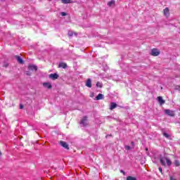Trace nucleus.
I'll return each instance as SVG.
<instances>
[{
	"label": "nucleus",
	"mask_w": 180,
	"mask_h": 180,
	"mask_svg": "<svg viewBox=\"0 0 180 180\" xmlns=\"http://www.w3.org/2000/svg\"><path fill=\"white\" fill-rule=\"evenodd\" d=\"M116 108H117V104H116V103L112 102L110 103V110H113V109H116Z\"/></svg>",
	"instance_id": "obj_11"
},
{
	"label": "nucleus",
	"mask_w": 180,
	"mask_h": 180,
	"mask_svg": "<svg viewBox=\"0 0 180 180\" xmlns=\"http://www.w3.org/2000/svg\"><path fill=\"white\" fill-rule=\"evenodd\" d=\"M49 78L50 79H53V81H56V79H58V74L57 73H52L51 75H49Z\"/></svg>",
	"instance_id": "obj_4"
},
{
	"label": "nucleus",
	"mask_w": 180,
	"mask_h": 180,
	"mask_svg": "<svg viewBox=\"0 0 180 180\" xmlns=\"http://www.w3.org/2000/svg\"><path fill=\"white\" fill-rule=\"evenodd\" d=\"M158 101L160 105H164V103H165V101H164V99H162V96H158Z\"/></svg>",
	"instance_id": "obj_12"
},
{
	"label": "nucleus",
	"mask_w": 180,
	"mask_h": 180,
	"mask_svg": "<svg viewBox=\"0 0 180 180\" xmlns=\"http://www.w3.org/2000/svg\"><path fill=\"white\" fill-rule=\"evenodd\" d=\"M163 136H165V137H166V139H169V135L167 133H164Z\"/></svg>",
	"instance_id": "obj_22"
},
{
	"label": "nucleus",
	"mask_w": 180,
	"mask_h": 180,
	"mask_svg": "<svg viewBox=\"0 0 180 180\" xmlns=\"http://www.w3.org/2000/svg\"><path fill=\"white\" fill-rule=\"evenodd\" d=\"M15 58L20 64H23V59L20 56H15Z\"/></svg>",
	"instance_id": "obj_14"
},
{
	"label": "nucleus",
	"mask_w": 180,
	"mask_h": 180,
	"mask_svg": "<svg viewBox=\"0 0 180 180\" xmlns=\"http://www.w3.org/2000/svg\"><path fill=\"white\" fill-rule=\"evenodd\" d=\"M23 108H24L23 105L20 104V109H23Z\"/></svg>",
	"instance_id": "obj_27"
},
{
	"label": "nucleus",
	"mask_w": 180,
	"mask_h": 180,
	"mask_svg": "<svg viewBox=\"0 0 180 180\" xmlns=\"http://www.w3.org/2000/svg\"><path fill=\"white\" fill-rule=\"evenodd\" d=\"M59 67L61 68H67V64L65 63H59Z\"/></svg>",
	"instance_id": "obj_15"
},
{
	"label": "nucleus",
	"mask_w": 180,
	"mask_h": 180,
	"mask_svg": "<svg viewBox=\"0 0 180 180\" xmlns=\"http://www.w3.org/2000/svg\"><path fill=\"white\" fill-rule=\"evenodd\" d=\"M174 165H176V167H179L180 166L179 160H175Z\"/></svg>",
	"instance_id": "obj_20"
},
{
	"label": "nucleus",
	"mask_w": 180,
	"mask_h": 180,
	"mask_svg": "<svg viewBox=\"0 0 180 180\" xmlns=\"http://www.w3.org/2000/svg\"><path fill=\"white\" fill-rule=\"evenodd\" d=\"M176 89H179V91H180V86H176Z\"/></svg>",
	"instance_id": "obj_28"
},
{
	"label": "nucleus",
	"mask_w": 180,
	"mask_h": 180,
	"mask_svg": "<svg viewBox=\"0 0 180 180\" xmlns=\"http://www.w3.org/2000/svg\"><path fill=\"white\" fill-rule=\"evenodd\" d=\"M169 180H177L174 176H171Z\"/></svg>",
	"instance_id": "obj_24"
},
{
	"label": "nucleus",
	"mask_w": 180,
	"mask_h": 180,
	"mask_svg": "<svg viewBox=\"0 0 180 180\" xmlns=\"http://www.w3.org/2000/svg\"><path fill=\"white\" fill-rule=\"evenodd\" d=\"M61 16H67V13L65 12H61L60 13Z\"/></svg>",
	"instance_id": "obj_23"
},
{
	"label": "nucleus",
	"mask_w": 180,
	"mask_h": 180,
	"mask_svg": "<svg viewBox=\"0 0 180 180\" xmlns=\"http://www.w3.org/2000/svg\"><path fill=\"white\" fill-rule=\"evenodd\" d=\"M126 180H137L136 177H133L131 176H127Z\"/></svg>",
	"instance_id": "obj_18"
},
{
	"label": "nucleus",
	"mask_w": 180,
	"mask_h": 180,
	"mask_svg": "<svg viewBox=\"0 0 180 180\" xmlns=\"http://www.w3.org/2000/svg\"><path fill=\"white\" fill-rule=\"evenodd\" d=\"M27 75H30V74L29 72L27 73Z\"/></svg>",
	"instance_id": "obj_30"
},
{
	"label": "nucleus",
	"mask_w": 180,
	"mask_h": 180,
	"mask_svg": "<svg viewBox=\"0 0 180 180\" xmlns=\"http://www.w3.org/2000/svg\"><path fill=\"white\" fill-rule=\"evenodd\" d=\"M165 113H166V115H167L168 116H175V113H174V111L171 110H165Z\"/></svg>",
	"instance_id": "obj_6"
},
{
	"label": "nucleus",
	"mask_w": 180,
	"mask_h": 180,
	"mask_svg": "<svg viewBox=\"0 0 180 180\" xmlns=\"http://www.w3.org/2000/svg\"><path fill=\"white\" fill-rule=\"evenodd\" d=\"M86 86H88V88H92V81L91 79H88L86 82Z\"/></svg>",
	"instance_id": "obj_9"
},
{
	"label": "nucleus",
	"mask_w": 180,
	"mask_h": 180,
	"mask_svg": "<svg viewBox=\"0 0 180 180\" xmlns=\"http://www.w3.org/2000/svg\"><path fill=\"white\" fill-rule=\"evenodd\" d=\"M96 86H97V87H99V88H102V84H101V82H98L96 83Z\"/></svg>",
	"instance_id": "obj_21"
},
{
	"label": "nucleus",
	"mask_w": 180,
	"mask_h": 180,
	"mask_svg": "<svg viewBox=\"0 0 180 180\" xmlns=\"http://www.w3.org/2000/svg\"><path fill=\"white\" fill-rule=\"evenodd\" d=\"M150 54L153 56V57H157V56H160V51L157 49H153L151 50Z\"/></svg>",
	"instance_id": "obj_2"
},
{
	"label": "nucleus",
	"mask_w": 180,
	"mask_h": 180,
	"mask_svg": "<svg viewBox=\"0 0 180 180\" xmlns=\"http://www.w3.org/2000/svg\"><path fill=\"white\" fill-rule=\"evenodd\" d=\"M80 124H82V126H88V117L86 116L83 117L80 122Z\"/></svg>",
	"instance_id": "obj_3"
},
{
	"label": "nucleus",
	"mask_w": 180,
	"mask_h": 180,
	"mask_svg": "<svg viewBox=\"0 0 180 180\" xmlns=\"http://www.w3.org/2000/svg\"><path fill=\"white\" fill-rule=\"evenodd\" d=\"M159 171H160V172H161V174H162V167H159Z\"/></svg>",
	"instance_id": "obj_26"
},
{
	"label": "nucleus",
	"mask_w": 180,
	"mask_h": 180,
	"mask_svg": "<svg viewBox=\"0 0 180 180\" xmlns=\"http://www.w3.org/2000/svg\"><path fill=\"white\" fill-rule=\"evenodd\" d=\"M105 96L102 94H99L96 97V101H101V99H103Z\"/></svg>",
	"instance_id": "obj_13"
},
{
	"label": "nucleus",
	"mask_w": 180,
	"mask_h": 180,
	"mask_svg": "<svg viewBox=\"0 0 180 180\" xmlns=\"http://www.w3.org/2000/svg\"><path fill=\"white\" fill-rule=\"evenodd\" d=\"M115 2H116V1H115V0H112V1H109V2L108 3V6H112V5H115Z\"/></svg>",
	"instance_id": "obj_17"
},
{
	"label": "nucleus",
	"mask_w": 180,
	"mask_h": 180,
	"mask_svg": "<svg viewBox=\"0 0 180 180\" xmlns=\"http://www.w3.org/2000/svg\"><path fill=\"white\" fill-rule=\"evenodd\" d=\"M60 145L63 147L64 148H65L66 150H70V147L68 146V144L67 143V142H64L63 141H60Z\"/></svg>",
	"instance_id": "obj_5"
},
{
	"label": "nucleus",
	"mask_w": 180,
	"mask_h": 180,
	"mask_svg": "<svg viewBox=\"0 0 180 180\" xmlns=\"http://www.w3.org/2000/svg\"><path fill=\"white\" fill-rule=\"evenodd\" d=\"M125 150H130V146H125Z\"/></svg>",
	"instance_id": "obj_25"
},
{
	"label": "nucleus",
	"mask_w": 180,
	"mask_h": 180,
	"mask_svg": "<svg viewBox=\"0 0 180 180\" xmlns=\"http://www.w3.org/2000/svg\"><path fill=\"white\" fill-rule=\"evenodd\" d=\"M74 34L77 35V33H74V32H72V31H69L68 36H69V37H72V36H74Z\"/></svg>",
	"instance_id": "obj_16"
},
{
	"label": "nucleus",
	"mask_w": 180,
	"mask_h": 180,
	"mask_svg": "<svg viewBox=\"0 0 180 180\" xmlns=\"http://www.w3.org/2000/svg\"><path fill=\"white\" fill-rule=\"evenodd\" d=\"M120 172H122V174H124V172L123 170H121Z\"/></svg>",
	"instance_id": "obj_29"
},
{
	"label": "nucleus",
	"mask_w": 180,
	"mask_h": 180,
	"mask_svg": "<svg viewBox=\"0 0 180 180\" xmlns=\"http://www.w3.org/2000/svg\"><path fill=\"white\" fill-rule=\"evenodd\" d=\"M28 70H30V71H37V66L34 65H30L28 66Z\"/></svg>",
	"instance_id": "obj_8"
},
{
	"label": "nucleus",
	"mask_w": 180,
	"mask_h": 180,
	"mask_svg": "<svg viewBox=\"0 0 180 180\" xmlns=\"http://www.w3.org/2000/svg\"><path fill=\"white\" fill-rule=\"evenodd\" d=\"M43 86H44L45 88H47L48 89H51L53 88V86L51 85V83H50V82L43 83Z\"/></svg>",
	"instance_id": "obj_7"
},
{
	"label": "nucleus",
	"mask_w": 180,
	"mask_h": 180,
	"mask_svg": "<svg viewBox=\"0 0 180 180\" xmlns=\"http://www.w3.org/2000/svg\"><path fill=\"white\" fill-rule=\"evenodd\" d=\"M62 4H70L71 0H61Z\"/></svg>",
	"instance_id": "obj_19"
},
{
	"label": "nucleus",
	"mask_w": 180,
	"mask_h": 180,
	"mask_svg": "<svg viewBox=\"0 0 180 180\" xmlns=\"http://www.w3.org/2000/svg\"><path fill=\"white\" fill-rule=\"evenodd\" d=\"M1 155H2V153H1V151H0V156H1Z\"/></svg>",
	"instance_id": "obj_31"
},
{
	"label": "nucleus",
	"mask_w": 180,
	"mask_h": 180,
	"mask_svg": "<svg viewBox=\"0 0 180 180\" xmlns=\"http://www.w3.org/2000/svg\"><path fill=\"white\" fill-rule=\"evenodd\" d=\"M163 12L166 18H168V16H169V9L168 8H165V9L163 10Z\"/></svg>",
	"instance_id": "obj_10"
},
{
	"label": "nucleus",
	"mask_w": 180,
	"mask_h": 180,
	"mask_svg": "<svg viewBox=\"0 0 180 180\" xmlns=\"http://www.w3.org/2000/svg\"><path fill=\"white\" fill-rule=\"evenodd\" d=\"M165 161L167 163H165ZM160 164L162 165H163V167H165V165H168V167H171L172 162H171V160H169V159H168V158L165 157V156H162V155H160Z\"/></svg>",
	"instance_id": "obj_1"
}]
</instances>
